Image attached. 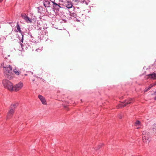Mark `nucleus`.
I'll return each instance as SVG.
<instances>
[{
    "label": "nucleus",
    "mask_w": 156,
    "mask_h": 156,
    "mask_svg": "<svg viewBox=\"0 0 156 156\" xmlns=\"http://www.w3.org/2000/svg\"><path fill=\"white\" fill-rule=\"evenodd\" d=\"M41 51V49L38 48V49H37L36 50V51Z\"/></svg>",
    "instance_id": "obj_24"
},
{
    "label": "nucleus",
    "mask_w": 156,
    "mask_h": 156,
    "mask_svg": "<svg viewBox=\"0 0 156 156\" xmlns=\"http://www.w3.org/2000/svg\"><path fill=\"white\" fill-rule=\"evenodd\" d=\"M2 84L5 88L10 92L13 91V84L10 81L6 79H4L2 81Z\"/></svg>",
    "instance_id": "obj_2"
},
{
    "label": "nucleus",
    "mask_w": 156,
    "mask_h": 156,
    "mask_svg": "<svg viewBox=\"0 0 156 156\" xmlns=\"http://www.w3.org/2000/svg\"><path fill=\"white\" fill-rule=\"evenodd\" d=\"M147 88L148 89V90H149L150 89H151L150 87H149V86L148 87H147Z\"/></svg>",
    "instance_id": "obj_29"
},
{
    "label": "nucleus",
    "mask_w": 156,
    "mask_h": 156,
    "mask_svg": "<svg viewBox=\"0 0 156 156\" xmlns=\"http://www.w3.org/2000/svg\"><path fill=\"white\" fill-rule=\"evenodd\" d=\"M51 2L53 3V9L54 10H55L57 11H59V9L62 7L61 5H63L62 4L59 3H57L56 2L55 0Z\"/></svg>",
    "instance_id": "obj_7"
},
{
    "label": "nucleus",
    "mask_w": 156,
    "mask_h": 156,
    "mask_svg": "<svg viewBox=\"0 0 156 156\" xmlns=\"http://www.w3.org/2000/svg\"><path fill=\"white\" fill-rule=\"evenodd\" d=\"M155 68H156V67Z\"/></svg>",
    "instance_id": "obj_35"
},
{
    "label": "nucleus",
    "mask_w": 156,
    "mask_h": 156,
    "mask_svg": "<svg viewBox=\"0 0 156 156\" xmlns=\"http://www.w3.org/2000/svg\"><path fill=\"white\" fill-rule=\"evenodd\" d=\"M142 139L143 142L144 143H149L150 141L151 137L149 136L148 133L146 131H143L142 133Z\"/></svg>",
    "instance_id": "obj_5"
},
{
    "label": "nucleus",
    "mask_w": 156,
    "mask_h": 156,
    "mask_svg": "<svg viewBox=\"0 0 156 156\" xmlns=\"http://www.w3.org/2000/svg\"><path fill=\"white\" fill-rule=\"evenodd\" d=\"M122 115L121 114H119L118 115V117L120 119H121L122 118Z\"/></svg>",
    "instance_id": "obj_22"
},
{
    "label": "nucleus",
    "mask_w": 156,
    "mask_h": 156,
    "mask_svg": "<svg viewBox=\"0 0 156 156\" xmlns=\"http://www.w3.org/2000/svg\"><path fill=\"white\" fill-rule=\"evenodd\" d=\"M152 95H156V91L154 92L153 94H152Z\"/></svg>",
    "instance_id": "obj_27"
},
{
    "label": "nucleus",
    "mask_w": 156,
    "mask_h": 156,
    "mask_svg": "<svg viewBox=\"0 0 156 156\" xmlns=\"http://www.w3.org/2000/svg\"><path fill=\"white\" fill-rule=\"evenodd\" d=\"M140 123V122L138 120L136 121L135 122V125L136 126L139 125Z\"/></svg>",
    "instance_id": "obj_21"
},
{
    "label": "nucleus",
    "mask_w": 156,
    "mask_h": 156,
    "mask_svg": "<svg viewBox=\"0 0 156 156\" xmlns=\"http://www.w3.org/2000/svg\"><path fill=\"white\" fill-rule=\"evenodd\" d=\"M16 28H17V30H16L15 31H16L17 32H19L21 34V35H22L23 32H22V31H21V30L19 24H18V23H17V24Z\"/></svg>",
    "instance_id": "obj_18"
},
{
    "label": "nucleus",
    "mask_w": 156,
    "mask_h": 156,
    "mask_svg": "<svg viewBox=\"0 0 156 156\" xmlns=\"http://www.w3.org/2000/svg\"><path fill=\"white\" fill-rule=\"evenodd\" d=\"M148 89L147 88V87H146L144 90V92H146L148 90Z\"/></svg>",
    "instance_id": "obj_23"
},
{
    "label": "nucleus",
    "mask_w": 156,
    "mask_h": 156,
    "mask_svg": "<svg viewBox=\"0 0 156 156\" xmlns=\"http://www.w3.org/2000/svg\"><path fill=\"white\" fill-rule=\"evenodd\" d=\"M1 68H12V67L10 65L9 62H8L7 61L5 60L1 63Z\"/></svg>",
    "instance_id": "obj_8"
},
{
    "label": "nucleus",
    "mask_w": 156,
    "mask_h": 156,
    "mask_svg": "<svg viewBox=\"0 0 156 156\" xmlns=\"http://www.w3.org/2000/svg\"><path fill=\"white\" fill-rule=\"evenodd\" d=\"M3 71L4 75L5 77L9 79L14 77V75L13 73L17 75H19L21 73L20 72L17 70V69H14L13 70L12 69H5Z\"/></svg>",
    "instance_id": "obj_1"
},
{
    "label": "nucleus",
    "mask_w": 156,
    "mask_h": 156,
    "mask_svg": "<svg viewBox=\"0 0 156 156\" xmlns=\"http://www.w3.org/2000/svg\"><path fill=\"white\" fill-rule=\"evenodd\" d=\"M35 79H33L32 80V81H33V82H34L35 81Z\"/></svg>",
    "instance_id": "obj_28"
},
{
    "label": "nucleus",
    "mask_w": 156,
    "mask_h": 156,
    "mask_svg": "<svg viewBox=\"0 0 156 156\" xmlns=\"http://www.w3.org/2000/svg\"><path fill=\"white\" fill-rule=\"evenodd\" d=\"M102 145H103L102 144H101L99 145L98 146V147L95 148L96 150H98L99 149H100L101 147V146H102Z\"/></svg>",
    "instance_id": "obj_20"
},
{
    "label": "nucleus",
    "mask_w": 156,
    "mask_h": 156,
    "mask_svg": "<svg viewBox=\"0 0 156 156\" xmlns=\"http://www.w3.org/2000/svg\"><path fill=\"white\" fill-rule=\"evenodd\" d=\"M25 76H27V74H25L24 75Z\"/></svg>",
    "instance_id": "obj_33"
},
{
    "label": "nucleus",
    "mask_w": 156,
    "mask_h": 156,
    "mask_svg": "<svg viewBox=\"0 0 156 156\" xmlns=\"http://www.w3.org/2000/svg\"><path fill=\"white\" fill-rule=\"evenodd\" d=\"M16 107V106L15 104H12L11 105L9 108V110L7 113L6 116V119H10L12 117L14 112V111Z\"/></svg>",
    "instance_id": "obj_3"
},
{
    "label": "nucleus",
    "mask_w": 156,
    "mask_h": 156,
    "mask_svg": "<svg viewBox=\"0 0 156 156\" xmlns=\"http://www.w3.org/2000/svg\"><path fill=\"white\" fill-rule=\"evenodd\" d=\"M30 36H31V37H32V35H31Z\"/></svg>",
    "instance_id": "obj_34"
},
{
    "label": "nucleus",
    "mask_w": 156,
    "mask_h": 156,
    "mask_svg": "<svg viewBox=\"0 0 156 156\" xmlns=\"http://www.w3.org/2000/svg\"><path fill=\"white\" fill-rule=\"evenodd\" d=\"M147 78L154 80L156 79V73H152L148 74L147 75Z\"/></svg>",
    "instance_id": "obj_13"
},
{
    "label": "nucleus",
    "mask_w": 156,
    "mask_h": 156,
    "mask_svg": "<svg viewBox=\"0 0 156 156\" xmlns=\"http://www.w3.org/2000/svg\"><path fill=\"white\" fill-rule=\"evenodd\" d=\"M151 130L153 134H155L156 133V122L152 125Z\"/></svg>",
    "instance_id": "obj_16"
},
{
    "label": "nucleus",
    "mask_w": 156,
    "mask_h": 156,
    "mask_svg": "<svg viewBox=\"0 0 156 156\" xmlns=\"http://www.w3.org/2000/svg\"><path fill=\"white\" fill-rule=\"evenodd\" d=\"M21 16L22 18L27 23H31L32 20L25 13H22Z\"/></svg>",
    "instance_id": "obj_9"
},
{
    "label": "nucleus",
    "mask_w": 156,
    "mask_h": 156,
    "mask_svg": "<svg viewBox=\"0 0 156 156\" xmlns=\"http://www.w3.org/2000/svg\"><path fill=\"white\" fill-rule=\"evenodd\" d=\"M2 1L3 0H0V2H2Z\"/></svg>",
    "instance_id": "obj_31"
},
{
    "label": "nucleus",
    "mask_w": 156,
    "mask_h": 156,
    "mask_svg": "<svg viewBox=\"0 0 156 156\" xmlns=\"http://www.w3.org/2000/svg\"><path fill=\"white\" fill-rule=\"evenodd\" d=\"M133 101V99L129 98L126 100L124 102H122L118 105L117 106V108H122L125 106L127 105L132 103Z\"/></svg>",
    "instance_id": "obj_4"
},
{
    "label": "nucleus",
    "mask_w": 156,
    "mask_h": 156,
    "mask_svg": "<svg viewBox=\"0 0 156 156\" xmlns=\"http://www.w3.org/2000/svg\"><path fill=\"white\" fill-rule=\"evenodd\" d=\"M152 84L153 85V86L154 87V86L156 85V82H155L153 83H152Z\"/></svg>",
    "instance_id": "obj_26"
},
{
    "label": "nucleus",
    "mask_w": 156,
    "mask_h": 156,
    "mask_svg": "<svg viewBox=\"0 0 156 156\" xmlns=\"http://www.w3.org/2000/svg\"><path fill=\"white\" fill-rule=\"evenodd\" d=\"M69 15L71 16H73L74 18H76L77 16L76 12L74 10V8L73 11L70 10L69 11Z\"/></svg>",
    "instance_id": "obj_14"
},
{
    "label": "nucleus",
    "mask_w": 156,
    "mask_h": 156,
    "mask_svg": "<svg viewBox=\"0 0 156 156\" xmlns=\"http://www.w3.org/2000/svg\"><path fill=\"white\" fill-rule=\"evenodd\" d=\"M43 5L45 7H49L50 6V2L48 0H44L43 2Z\"/></svg>",
    "instance_id": "obj_17"
},
{
    "label": "nucleus",
    "mask_w": 156,
    "mask_h": 156,
    "mask_svg": "<svg viewBox=\"0 0 156 156\" xmlns=\"http://www.w3.org/2000/svg\"><path fill=\"white\" fill-rule=\"evenodd\" d=\"M38 98L41 101L43 104L44 105H47V104L46 100L44 97L41 95H38Z\"/></svg>",
    "instance_id": "obj_12"
},
{
    "label": "nucleus",
    "mask_w": 156,
    "mask_h": 156,
    "mask_svg": "<svg viewBox=\"0 0 156 156\" xmlns=\"http://www.w3.org/2000/svg\"><path fill=\"white\" fill-rule=\"evenodd\" d=\"M22 38H21V42L20 43V45L21 46V47L22 48H23V45L22 44V43H23V35L22 34Z\"/></svg>",
    "instance_id": "obj_19"
},
{
    "label": "nucleus",
    "mask_w": 156,
    "mask_h": 156,
    "mask_svg": "<svg viewBox=\"0 0 156 156\" xmlns=\"http://www.w3.org/2000/svg\"><path fill=\"white\" fill-rule=\"evenodd\" d=\"M40 21H37V27L38 30H44V28L41 24Z\"/></svg>",
    "instance_id": "obj_15"
},
{
    "label": "nucleus",
    "mask_w": 156,
    "mask_h": 156,
    "mask_svg": "<svg viewBox=\"0 0 156 156\" xmlns=\"http://www.w3.org/2000/svg\"><path fill=\"white\" fill-rule=\"evenodd\" d=\"M41 31L42 34H41L40 38L43 39L44 37L46 38L48 36L47 35V30H45L44 29V30H42Z\"/></svg>",
    "instance_id": "obj_11"
},
{
    "label": "nucleus",
    "mask_w": 156,
    "mask_h": 156,
    "mask_svg": "<svg viewBox=\"0 0 156 156\" xmlns=\"http://www.w3.org/2000/svg\"><path fill=\"white\" fill-rule=\"evenodd\" d=\"M23 86V84L22 82H20L18 83L13 86V91L17 92L21 89Z\"/></svg>",
    "instance_id": "obj_6"
},
{
    "label": "nucleus",
    "mask_w": 156,
    "mask_h": 156,
    "mask_svg": "<svg viewBox=\"0 0 156 156\" xmlns=\"http://www.w3.org/2000/svg\"><path fill=\"white\" fill-rule=\"evenodd\" d=\"M63 5L66 7L68 9H70L72 8L73 5L72 3L70 2H65Z\"/></svg>",
    "instance_id": "obj_10"
},
{
    "label": "nucleus",
    "mask_w": 156,
    "mask_h": 156,
    "mask_svg": "<svg viewBox=\"0 0 156 156\" xmlns=\"http://www.w3.org/2000/svg\"><path fill=\"white\" fill-rule=\"evenodd\" d=\"M155 96V97L154 98V100H156V95Z\"/></svg>",
    "instance_id": "obj_30"
},
{
    "label": "nucleus",
    "mask_w": 156,
    "mask_h": 156,
    "mask_svg": "<svg viewBox=\"0 0 156 156\" xmlns=\"http://www.w3.org/2000/svg\"><path fill=\"white\" fill-rule=\"evenodd\" d=\"M9 56H10V55H8V57H9Z\"/></svg>",
    "instance_id": "obj_32"
},
{
    "label": "nucleus",
    "mask_w": 156,
    "mask_h": 156,
    "mask_svg": "<svg viewBox=\"0 0 156 156\" xmlns=\"http://www.w3.org/2000/svg\"><path fill=\"white\" fill-rule=\"evenodd\" d=\"M149 86L151 88L153 87L152 84H151Z\"/></svg>",
    "instance_id": "obj_25"
}]
</instances>
